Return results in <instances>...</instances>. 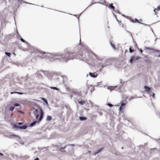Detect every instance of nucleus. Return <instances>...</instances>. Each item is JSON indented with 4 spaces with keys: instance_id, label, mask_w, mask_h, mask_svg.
I'll list each match as a JSON object with an SVG mask.
<instances>
[{
    "instance_id": "bf43d9fd",
    "label": "nucleus",
    "mask_w": 160,
    "mask_h": 160,
    "mask_svg": "<svg viewBox=\"0 0 160 160\" xmlns=\"http://www.w3.org/2000/svg\"><path fill=\"white\" fill-rule=\"evenodd\" d=\"M81 38H80V42L81 41Z\"/></svg>"
},
{
    "instance_id": "a211bd4d",
    "label": "nucleus",
    "mask_w": 160,
    "mask_h": 160,
    "mask_svg": "<svg viewBox=\"0 0 160 160\" xmlns=\"http://www.w3.org/2000/svg\"><path fill=\"white\" fill-rule=\"evenodd\" d=\"M42 100L46 104H48V101H47V100L44 98H42Z\"/></svg>"
},
{
    "instance_id": "4be33fe9",
    "label": "nucleus",
    "mask_w": 160,
    "mask_h": 160,
    "mask_svg": "<svg viewBox=\"0 0 160 160\" xmlns=\"http://www.w3.org/2000/svg\"><path fill=\"white\" fill-rule=\"evenodd\" d=\"M20 40H21V41H22V42H24V43H26L27 44H28V42L27 41H25V40H24L22 38H20Z\"/></svg>"
},
{
    "instance_id": "f03ea898",
    "label": "nucleus",
    "mask_w": 160,
    "mask_h": 160,
    "mask_svg": "<svg viewBox=\"0 0 160 160\" xmlns=\"http://www.w3.org/2000/svg\"><path fill=\"white\" fill-rule=\"evenodd\" d=\"M78 57L79 59L82 61H84L91 66L94 65V61L90 54L87 52H85L84 54L81 53V52L78 54Z\"/></svg>"
},
{
    "instance_id": "680f3d73",
    "label": "nucleus",
    "mask_w": 160,
    "mask_h": 160,
    "mask_svg": "<svg viewBox=\"0 0 160 160\" xmlns=\"http://www.w3.org/2000/svg\"><path fill=\"white\" fill-rule=\"evenodd\" d=\"M88 152H90H90H90V151H89Z\"/></svg>"
},
{
    "instance_id": "bb28decb",
    "label": "nucleus",
    "mask_w": 160,
    "mask_h": 160,
    "mask_svg": "<svg viewBox=\"0 0 160 160\" xmlns=\"http://www.w3.org/2000/svg\"><path fill=\"white\" fill-rule=\"evenodd\" d=\"M125 102H122L121 103V106L122 107H124L125 106Z\"/></svg>"
},
{
    "instance_id": "2f4dec72",
    "label": "nucleus",
    "mask_w": 160,
    "mask_h": 160,
    "mask_svg": "<svg viewBox=\"0 0 160 160\" xmlns=\"http://www.w3.org/2000/svg\"><path fill=\"white\" fill-rule=\"evenodd\" d=\"M23 123L22 122H18V124L19 125H21Z\"/></svg>"
},
{
    "instance_id": "09e8293b",
    "label": "nucleus",
    "mask_w": 160,
    "mask_h": 160,
    "mask_svg": "<svg viewBox=\"0 0 160 160\" xmlns=\"http://www.w3.org/2000/svg\"><path fill=\"white\" fill-rule=\"evenodd\" d=\"M38 116H39V115H38L36 116V118H37L38 117Z\"/></svg>"
},
{
    "instance_id": "69168bd1",
    "label": "nucleus",
    "mask_w": 160,
    "mask_h": 160,
    "mask_svg": "<svg viewBox=\"0 0 160 160\" xmlns=\"http://www.w3.org/2000/svg\"><path fill=\"white\" fill-rule=\"evenodd\" d=\"M90 6V5H89V6H88V7H89Z\"/></svg>"
},
{
    "instance_id": "37998d69",
    "label": "nucleus",
    "mask_w": 160,
    "mask_h": 160,
    "mask_svg": "<svg viewBox=\"0 0 160 160\" xmlns=\"http://www.w3.org/2000/svg\"><path fill=\"white\" fill-rule=\"evenodd\" d=\"M140 51L141 53L142 52V49H140Z\"/></svg>"
},
{
    "instance_id": "20e7f679",
    "label": "nucleus",
    "mask_w": 160,
    "mask_h": 160,
    "mask_svg": "<svg viewBox=\"0 0 160 160\" xmlns=\"http://www.w3.org/2000/svg\"><path fill=\"white\" fill-rule=\"evenodd\" d=\"M89 74L90 77L93 78H96L97 77L98 74L96 72H89Z\"/></svg>"
},
{
    "instance_id": "ea45409f",
    "label": "nucleus",
    "mask_w": 160,
    "mask_h": 160,
    "mask_svg": "<svg viewBox=\"0 0 160 160\" xmlns=\"http://www.w3.org/2000/svg\"><path fill=\"white\" fill-rule=\"evenodd\" d=\"M3 155H3V154L0 152V156H3Z\"/></svg>"
},
{
    "instance_id": "5fc2aeb1",
    "label": "nucleus",
    "mask_w": 160,
    "mask_h": 160,
    "mask_svg": "<svg viewBox=\"0 0 160 160\" xmlns=\"http://www.w3.org/2000/svg\"><path fill=\"white\" fill-rule=\"evenodd\" d=\"M128 98V97H127L126 98V99H127Z\"/></svg>"
},
{
    "instance_id": "a18cd8bd",
    "label": "nucleus",
    "mask_w": 160,
    "mask_h": 160,
    "mask_svg": "<svg viewBox=\"0 0 160 160\" xmlns=\"http://www.w3.org/2000/svg\"><path fill=\"white\" fill-rule=\"evenodd\" d=\"M158 10H160V7H159V6L158 7Z\"/></svg>"
},
{
    "instance_id": "2eb2a0df",
    "label": "nucleus",
    "mask_w": 160,
    "mask_h": 160,
    "mask_svg": "<svg viewBox=\"0 0 160 160\" xmlns=\"http://www.w3.org/2000/svg\"><path fill=\"white\" fill-rule=\"evenodd\" d=\"M107 88L108 89L110 90L111 91V90H113L115 88V87H114L108 86L107 87Z\"/></svg>"
},
{
    "instance_id": "cd10ccee",
    "label": "nucleus",
    "mask_w": 160,
    "mask_h": 160,
    "mask_svg": "<svg viewBox=\"0 0 160 160\" xmlns=\"http://www.w3.org/2000/svg\"><path fill=\"white\" fill-rule=\"evenodd\" d=\"M129 51L130 53H131L133 52V50L131 49V48H130L129 49Z\"/></svg>"
},
{
    "instance_id": "c9c22d12",
    "label": "nucleus",
    "mask_w": 160,
    "mask_h": 160,
    "mask_svg": "<svg viewBox=\"0 0 160 160\" xmlns=\"http://www.w3.org/2000/svg\"><path fill=\"white\" fill-rule=\"evenodd\" d=\"M135 20L137 21V22L139 23H140L139 22V21L138 20L137 18H136L135 19Z\"/></svg>"
},
{
    "instance_id": "6ab92c4d",
    "label": "nucleus",
    "mask_w": 160,
    "mask_h": 160,
    "mask_svg": "<svg viewBox=\"0 0 160 160\" xmlns=\"http://www.w3.org/2000/svg\"><path fill=\"white\" fill-rule=\"evenodd\" d=\"M103 149V148H101L100 149H98L97 151L96 152H95L94 153V155H96L97 154L100 152H101V151Z\"/></svg>"
},
{
    "instance_id": "e2e57ef3",
    "label": "nucleus",
    "mask_w": 160,
    "mask_h": 160,
    "mask_svg": "<svg viewBox=\"0 0 160 160\" xmlns=\"http://www.w3.org/2000/svg\"><path fill=\"white\" fill-rule=\"evenodd\" d=\"M27 80H28V79H26V81H27Z\"/></svg>"
},
{
    "instance_id": "ddd939ff",
    "label": "nucleus",
    "mask_w": 160,
    "mask_h": 160,
    "mask_svg": "<svg viewBox=\"0 0 160 160\" xmlns=\"http://www.w3.org/2000/svg\"><path fill=\"white\" fill-rule=\"evenodd\" d=\"M17 1L18 2H19L20 4H21L22 3V2L25 3H28V4H32L29 3H28V2H26L25 1H23L22 0H17Z\"/></svg>"
},
{
    "instance_id": "58836bf2",
    "label": "nucleus",
    "mask_w": 160,
    "mask_h": 160,
    "mask_svg": "<svg viewBox=\"0 0 160 160\" xmlns=\"http://www.w3.org/2000/svg\"><path fill=\"white\" fill-rule=\"evenodd\" d=\"M34 160H39V159L38 158H37Z\"/></svg>"
},
{
    "instance_id": "412c9836",
    "label": "nucleus",
    "mask_w": 160,
    "mask_h": 160,
    "mask_svg": "<svg viewBox=\"0 0 160 160\" xmlns=\"http://www.w3.org/2000/svg\"><path fill=\"white\" fill-rule=\"evenodd\" d=\"M43 114H44V113H43V111H42V110H41V112H40V117L39 118V120L41 119L42 116H43Z\"/></svg>"
},
{
    "instance_id": "393cba45",
    "label": "nucleus",
    "mask_w": 160,
    "mask_h": 160,
    "mask_svg": "<svg viewBox=\"0 0 160 160\" xmlns=\"http://www.w3.org/2000/svg\"><path fill=\"white\" fill-rule=\"evenodd\" d=\"M15 108V107H11L9 108V110L11 111H13L14 109Z\"/></svg>"
},
{
    "instance_id": "9d476101",
    "label": "nucleus",
    "mask_w": 160,
    "mask_h": 160,
    "mask_svg": "<svg viewBox=\"0 0 160 160\" xmlns=\"http://www.w3.org/2000/svg\"><path fill=\"white\" fill-rule=\"evenodd\" d=\"M11 138H16V139H20L19 137L18 136L16 135H12L11 137Z\"/></svg>"
},
{
    "instance_id": "b1692460",
    "label": "nucleus",
    "mask_w": 160,
    "mask_h": 160,
    "mask_svg": "<svg viewBox=\"0 0 160 160\" xmlns=\"http://www.w3.org/2000/svg\"><path fill=\"white\" fill-rule=\"evenodd\" d=\"M5 54L7 56L10 57L11 56V54L10 52H5Z\"/></svg>"
},
{
    "instance_id": "603ef678",
    "label": "nucleus",
    "mask_w": 160,
    "mask_h": 160,
    "mask_svg": "<svg viewBox=\"0 0 160 160\" xmlns=\"http://www.w3.org/2000/svg\"><path fill=\"white\" fill-rule=\"evenodd\" d=\"M56 79H59V78H57Z\"/></svg>"
},
{
    "instance_id": "0e129e2a",
    "label": "nucleus",
    "mask_w": 160,
    "mask_h": 160,
    "mask_svg": "<svg viewBox=\"0 0 160 160\" xmlns=\"http://www.w3.org/2000/svg\"><path fill=\"white\" fill-rule=\"evenodd\" d=\"M70 145H73L72 144Z\"/></svg>"
},
{
    "instance_id": "9b49d317",
    "label": "nucleus",
    "mask_w": 160,
    "mask_h": 160,
    "mask_svg": "<svg viewBox=\"0 0 160 160\" xmlns=\"http://www.w3.org/2000/svg\"><path fill=\"white\" fill-rule=\"evenodd\" d=\"M144 88L145 90H146L147 92H148L150 89H151L150 88H149L148 87L146 86H144Z\"/></svg>"
},
{
    "instance_id": "423d86ee",
    "label": "nucleus",
    "mask_w": 160,
    "mask_h": 160,
    "mask_svg": "<svg viewBox=\"0 0 160 160\" xmlns=\"http://www.w3.org/2000/svg\"><path fill=\"white\" fill-rule=\"evenodd\" d=\"M78 102L81 105H83L85 103V101L82 99H79L78 100Z\"/></svg>"
},
{
    "instance_id": "0eeeda50",
    "label": "nucleus",
    "mask_w": 160,
    "mask_h": 160,
    "mask_svg": "<svg viewBox=\"0 0 160 160\" xmlns=\"http://www.w3.org/2000/svg\"><path fill=\"white\" fill-rule=\"evenodd\" d=\"M135 57L134 56H132L129 60V62L130 63H132L133 62L134 60H135Z\"/></svg>"
},
{
    "instance_id": "e433bc0d",
    "label": "nucleus",
    "mask_w": 160,
    "mask_h": 160,
    "mask_svg": "<svg viewBox=\"0 0 160 160\" xmlns=\"http://www.w3.org/2000/svg\"><path fill=\"white\" fill-rule=\"evenodd\" d=\"M133 98H133V97H130L129 99V101H130Z\"/></svg>"
},
{
    "instance_id": "864d4df0",
    "label": "nucleus",
    "mask_w": 160,
    "mask_h": 160,
    "mask_svg": "<svg viewBox=\"0 0 160 160\" xmlns=\"http://www.w3.org/2000/svg\"><path fill=\"white\" fill-rule=\"evenodd\" d=\"M12 115H13V114H12H12H11V116H12Z\"/></svg>"
},
{
    "instance_id": "4d7b16f0",
    "label": "nucleus",
    "mask_w": 160,
    "mask_h": 160,
    "mask_svg": "<svg viewBox=\"0 0 160 160\" xmlns=\"http://www.w3.org/2000/svg\"><path fill=\"white\" fill-rule=\"evenodd\" d=\"M37 110V109L35 110V111H36Z\"/></svg>"
},
{
    "instance_id": "7ed1b4c3",
    "label": "nucleus",
    "mask_w": 160,
    "mask_h": 160,
    "mask_svg": "<svg viewBox=\"0 0 160 160\" xmlns=\"http://www.w3.org/2000/svg\"><path fill=\"white\" fill-rule=\"evenodd\" d=\"M13 127L15 128H16L18 129H21L23 130L26 129L27 127V126L26 125H23L22 126H19L15 124L13 125Z\"/></svg>"
},
{
    "instance_id": "c756f323",
    "label": "nucleus",
    "mask_w": 160,
    "mask_h": 160,
    "mask_svg": "<svg viewBox=\"0 0 160 160\" xmlns=\"http://www.w3.org/2000/svg\"><path fill=\"white\" fill-rule=\"evenodd\" d=\"M108 106H109V107H112L113 106L112 104H110V103H108Z\"/></svg>"
},
{
    "instance_id": "4c0bfd02",
    "label": "nucleus",
    "mask_w": 160,
    "mask_h": 160,
    "mask_svg": "<svg viewBox=\"0 0 160 160\" xmlns=\"http://www.w3.org/2000/svg\"><path fill=\"white\" fill-rule=\"evenodd\" d=\"M116 12L117 13H118V14H120V12L118 10H117V11H116Z\"/></svg>"
},
{
    "instance_id": "a19ab883",
    "label": "nucleus",
    "mask_w": 160,
    "mask_h": 160,
    "mask_svg": "<svg viewBox=\"0 0 160 160\" xmlns=\"http://www.w3.org/2000/svg\"><path fill=\"white\" fill-rule=\"evenodd\" d=\"M14 93H16V92H11V94H12Z\"/></svg>"
},
{
    "instance_id": "4468645a",
    "label": "nucleus",
    "mask_w": 160,
    "mask_h": 160,
    "mask_svg": "<svg viewBox=\"0 0 160 160\" xmlns=\"http://www.w3.org/2000/svg\"><path fill=\"white\" fill-rule=\"evenodd\" d=\"M110 44L111 45V47H112V48L114 49V50H115L116 49H117V48L115 47V46L114 45V44L111 42H110Z\"/></svg>"
},
{
    "instance_id": "6e6d98bb",
    "label": "nucleus",
    "mask_w": 160,
    "mask_h": 160,
    "mask_svg": "<svg viewBox=\"0 0 160 160\" xmlns=\"http://www.w3.org/2000/svg\"><path fill=\"white\" fill-rule=\"evenodd\" d=\"M121 83H122V81L121 80Z\"/></svg>"
},
{
    "instance_id": "774afa93",
    "label": "nucleus",
    "mask_w": 160,
    "mask_h": 160,
    "mask_svg": "<svg viewBox=\"0 0 160 160\" xmlns=\"http://www.w3.org/2000/svg\"><path fill=\"white\" fill-rule=\"evenodd\" d=\"M90 6V5H89V6H88V7H89Z\"/></svg>"
},
{
    "instance_id": "f704fd0d",
    "label": "nucleus",
    "mask_w": 160,
    "mask_h": 160,
    "mask_svg": "<svg viewBox=\"0 0 160 160\" xmlns=\"http://www.w3.org/2000/svg\"><path fill=\"white\" fill-rule=\"evenodd\" d=\"M122 106H120L119 108V110L120 111H121L122 110Z\"/></svg>"
},
{
    "instance_id": "de8ad7c7",
    "label": "nucleus",
    "mask_w": 160,
    "mask_h": 160,
    "mask_svg": "<svg viewBox=\"0 0 160 160\" xmlns=\"http://www.w3.org/2000/svg\"><path fill=\"white\" fill-rule=\"evenodd\" d=\"M102 115V113H100V116H101Z\"/></svg>"
},
{
    "instance_id": "a878e982",
    "label": "nucleus",
    "mask_w": 160,
    "mask_h": 160,
    "mask_svg": "<svg viewBox=\"0 0 160 160\" xmlns=\"http://www.w3.org/2000/svg\"><path fill=\"white\" fill-rule=\"evenodd\" d=\"M32 69L33 70V72L32 74L35 73L37 71V70L36 68H32Z\"/></svg>"
},
{
    "instance_id": "6e6552de",
    "label": "nucleus",
    "mask_w": 160,
    "mask_h": 160,
    "mask_svg": "<svg viewBox=\"0 0 160 160\" xmlns=\"http://www.w3.org/2000/svg\"><path fill=\"white\" fill-rule=\"evenodd\" d=\"M113 4L112 3H111L109 5V8H112L114 11L116 12L115 10H114L115 8L113 6Z\"/></svg>"
},
{
    "instance_id": "5701e85b",
    "label": "nucleus",
    "mask_w": 160,
    "mask_h": 160,
    "mask_svg": "<svg viewBox=\"0 0 160 160\" xmlns=\"http://www.w3.org/2000/svg\"><path fill=\"white\" fill-rule=\"evenodd\" d=\"M108 65V64H105V63H104L103 62V63H102V68H103L104 67H106V66H107Z\"/></svg>"
},
{
    "instance_id": "f8f14e48",
    "label": "nucleus",
    "mask_w": 160,
    "mask_h": 160,
    "mask_svg": "<svg viewBox=\"0 0 160 160\" xmlns=\"http://www.w3.org/2000/svg\"><path fill=\"white\" fill-rule=\"evenodd\" d=\"M145 49L147 50L148 51H150L151 52H152L153 51H154V49H153L147 47H145Z\"/></svg>"
},
{
    "instance_id": "c03bdc74",
    "label": "nucleus",
    "mask_w": 160,
    "mask_h": 160,
    "mask_svg": "<svg viewBox=\"0 0 160 160\" xmlns=\"http://www.w3.org/2000/svg\"><path fill=\"white\" fill-rule=\"evenodd\" d=\"M152 96L153 97V98H154V93H152Z\"/></svg>"
},
{
    "instance_id": "f257e3e1",
    "label": "nucleus",
    "mask_w": 160,
    "mask_h": 160,
    "mask_svg": "<svg viewBox=\"0 0 160 160\" xmlns=\"http://www.w3.org/2000/svg\"><path fill=\"white\" fill-rule=\"evenodd\" d=\"M39 53L41 55L44 54V57H48L52 59V60L59 59L60 61L67 62L69 59L74 58L78 55L76 52H68L65 54H61L60 53H46L42 51L39 52Z\"/></svg>"
},
{
    "instance_id": "13d9d810",
    "label": "nucleus",
    "mask_w": 160,
    "mask_h": 160,
    "mask_svg": "<svg viewBox=\"0 0 160 160\" xmlns=\"http://www.w3.org/2000/svg\"><path fill=\"white\" fill-rule=\"evenodd\" d=\"M123 148L122 147V149H123Z\"/></svg>"
},
{
    "instance_id": "8fccbe9b",
    "label": "nucleus",
    "mask_w": 160,
    "mask_h": 160,
    "mask_svg": "<svg viewBox=\"0 0 160 160\" xmlns=\"http://www.w3.org/2000/svg\"><path fill=\"white\" fill-rule=\"evenodd\" d=\"M156 9H154V12H155V13H156L155 10H156Z\"/></svg>"
},
{
    "instance_id": "dca6fc26",
    "label": "nucleus",
    "mask_w": 160,
    "mask_h": 160,
    "mask_svg": "<svg viewBox=\"0 0 160 160\" xmlns=\"http://www.w3.org/2000/svg\"><path fill=\"white\" fill-rule=\"evenodd\" d=\"M46 119L48 121H50L52 119V117L50 116H48L47 117Z\"/></svg>"
},
{
    "instance_id": "49530a36",
    "label": "nucleus",
    "mask_w": 160,
    "mask_h": 160,
    "mask_svg": "<svg viewBox=\"0 0 160 160\" xmlns=\"http://www.w3.org/2000/svg\"><path fill=\"white\" fill-rule=\"evenodd\" d=\"M127 32H128L129 33H130V35H131V36H132V34H131V33L130 32H129V31H127Z\"/></svg>"
},
{
    "instance_id": "f3484780",
    "label": "nucleus",
    "mask_w": 160,
    "mask_h": 160,
    "mask_svg": "<svg viewBox=\"0 0 160 160\" xmlns=\"http://www.w3.org/2000/svg\"><path fill=\"white\" fill-rule=\"evenodd\" d=\"M37 122V121H36L32 122L30 124V126L31 127L33 126Z\"/></svg>"
},
{
    "instance_id": "1a4fd4ad",
    "label": "nucleus",
    "mask_w": 160,
    "mask_h": 160,
    "mask_svg": "<svg viewBox=\"0 0 160 160\" xmlns=\"http://www.w3.org/2000/svg\"><path fill=\"white\" fill-rule=\"evenodd\" d=\"M79 119L80 121H83L87 119V118L85 117H79Z\"/></svg>"
},
{
    "instance_id": "3c124183",
    "label": "nucleus",
    "mask_w": 160,
    "mask_h": 160,
    "mask_svg": "<svg viewBox=\"0 0 160 160\" xmlns=\"http://www.w3.org/2000/svg\"><path fill=\"white\" fill-rule=\"evenodd\" d=\"M28 74H27V75L26 77H27L28 76Z\"/></svg>"
},
{
    "instance_id": "338daca9",
    "label": "nucleus",
    "mask_w": 160,
    "mask_h": 160,
    "mask_svg": "<svg viewBox=\"0 0 160 160\" xmlns=\"http://www.w3.org/2000/svg\"><path fill=\"white\" fill-rule=\"evenodd\" d=\"M90 6V5H89V6H88V7H89Z\"/></svg>"
},
{
    "instance_id": "052dcab7",
    "label": "nucleus",
    "mask_w": 160,
    "mask_h": 160,
    "mask_svg": "<svg viewBox=\"0 0 160 160\" xmlns=\"http://www.w3.org/2000/svg\"><path fill=\"white\" fill-rule=\"evenodd\" d=\"M14 53V55H15V53Z\"/></svg>"
},
{
    "instance_id": "473e14b6",
    "label": "nucleus",
    "mask_w": 160,
    "mask_h": 160,
    "mask_svg": "<svg viewBox=\"0 0 160 160\" xmlns=\"http://www.w3.org/2000/svg\"><path fill=\"white\" fill-rule=\"evenodd\" d=\"M140 58V57L139 56H137V57H135V60H137Z\"/></svg>"
},
{
    "instance_id": "39448f33",
    "label": "nucleus",
    "mask_w": 160,
    "mask_h": 160,
    "mask_svg": "<svg viewBox=\"0 0 160 160\" xmlns=\"http://www.w3.org/2000/svg\"><path fill=\"white\" fill-rule=\"evenodd\" d=\"M103 62L105 63V64H108V65L111 64L110 59L108 58L106 59L105 60L103 61Z\"/></svg>"
},
{
    "instance_id": "c85d7f7f",
    "label": "nucleus",
    "mask_w": 160,
    "mask_h": 160,
    "mask_svg": "<svg viewBox=\"0 0 160 160\" xmlns=\"http://www.w3.org/2000/svg\"><path fill=\"white\" fill-rule=\"evenodd\" d=\"M14 106L15 107H19L20 106V104H18V103H15L14 104Z\"/></svg>"
},
{
    "instance_id": "aec40b11",
    "label": "nucleus",
    "mask_w": 160,
    "mask_h": 160,
    "mask_svg": "<svg viewBox=\"0 0 160 160\" xmlns=\"http://www.w3.org/2000/svg\"><path fill=\"white\" fill-rule=\"evenodd\" d=\"M50 88L52 89H53L57 90H58L60 91L59 89L56 87H50Z\"/></svg>"
},
{
    "instance_id": "79ce46f5",
    "label": "nucleus",
    "mask_w": 160,
    "mask_h": 160,
    "mask_svg": "<svg viewBox=\"0 0 160 160\" xmlns=\"http://www.w3.org/2000/svg\"><path fill=\"white\" fill-rule=\"evenodd\" d=\"M102 68H100L99 69V71H100V72H101L102 71Z\"/></svg>"
},
{
    "instance_id": "72a5a7b5",
    "label": "nucleus",
    "mask_w": 160,
    "mask_h": 160,
    "mask_svg": "<svg viewBox=\"0 0 160 160\" xmlns=\"http://www.w3.org/2000/svg\"><path fill=\"white\" fill-rule=\"evenodd\" d=\"M16 93H18L20 95L23 94V93L22 92H16Z\"/></svg>"
},
{
    "instance_id": "7c9ffc66",
    "label": "nucleus",
    "mask_w": 160,
    "mask_h": 160,
    "mask_svg": "<svg viewBox=\"0 0 160 160\" xmlns=\"http://www.w3.org/2000/svg\"><path fill=\"white\" fill-rule=\"evenodd\" d=\"M59 148L64 149L66 148V146H64V147H62L61 146H60Z\"/></svg>"
}]
</instances>
